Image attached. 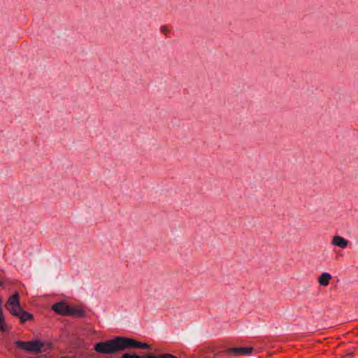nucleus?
Returning a JSON list of instances; mask_svg holds the SVG:
<instances>
[{
    "label": "nucleus",
    "instance_id": "10",
    "mask_svg": "<svg viewBox=\"0 0 358 358\" xmlns=\"http://www.w3.org/2000/svg\"><path fill=\"white\" fill-rule=\"evenodd\" d=\"M331 279V275L329 273H322L318 278V282L322 286H327Z\"/></svg>",
    "mask_w": 358,
    "mask_h": 358
},
{
    "label": "nucleus",
    "instance_id": "15",
    "mask_svg": "<svg viewBox=\"0 0 358 358\" xmlns=\"http://www.w3.org/2000/svg\"><path fill=\"white\" fill-rule=\"evenodd\" d=\"M161 31H162V32H163L164 34H167V32H168V29H167V27H164V26H162V27H161Z\"/></svg>",
    "mask_w": 358,
    "mask_h": 358
},
{
    "label": "nucleus",
    "instance_id": "8",
    "mask_svg": "<svg viewBox=\"0 0 358 358\" xmlns=\"http://www.w3.org/2000/svg\"><path fill=\"white\" fill-rule=\"evenodd\" d=\"M70 309L69 315L78 317H83L85 316V312L78 306H70Z\"/></svg>",
    "mask_w": 358,
    "mask_h": 358
},
{
    "label": "nucleus",
    "instance_id": "7",
    "mask_svg": "<svg viewBox=\"0 0 358 358\" xmlns=\"http://www.w3.org/2000/svg\"><path fill=\"white\" fill-rule=\"evenodd\" d=\"M332 244L341 248H345L348 245V241L342 236H336L332 239Z\"/></svg>",
    "mask_w": 358,
    "mask_h": 358
},
{
    "label": "nucleus",
    "instance_id": "13",
    "mask_svg": "<svg viewBox=\"0 0 358 358\" xmlns=\"http://www.w3.org/2000/svg\"><path fill=\"white\" fill-rule=\"evenodd\" d=\"M162 358H178V357L174 355H172L171 354H163V355H162Z\"/></svg>",
    "mask_w": 358,
    "mask_h": 358
},
{
    "label": "nucleus",
    "instance_id": "3",
    "mask_svg": "<svg viewBox=\"0 0 358 358\" xmlns=\"http://www.w3.org/2000/svg\"><path fill=\"white\" fill-rule=\"evenodd\" d=\"M125 347L126 349L141 348V349H150V345L145 343H141L133 338L125 337Z\"/></svg>",
    "mask_w": 358,
    "mask_h": 358
},
{
    "label": "nucleus",
    "instance_id": "9",
    "mask_svg": "<svg viewBox=\"0 0 358 358\" xmlns=\"http://www.w3.org/2000/svg\"><path fill=\"white\" fill-rule=\"evenodd\" d=\"M16 314L17 315H14V316L19 317L22 323H24L32 318V315L30 313L24 311L22 308H21L20 310H17Z\"/></svg>",
    "mask_w": 358,
    "mask_h": 358
},
{
    "label": "nucleus",
    "instance_id": "12",
    "mask_svg": "<svg viewBox=\"0 0 358 358\" xmlns=\"http://www.w3.org/2000/svg\"><path fill=\"white\" fill-rule=\"evenodd\" d=\"M120 358H145L143 356H138L136 354H131V353H125L122 355V356Z\"/></svg>",
    "mask_w": 358,
    "mask_h": 358
},
{
    "label": "nucleus",
    "instance_id": "14",
    "mask_svg": "<svg viewBox=\"0 0 358 358\" xmlns=\"http://www.w3.org/2000/svg\"><path fill=\"white\" fill-rule=\"evenodd\" d=\"M145 358H162V355L160 356H154V355H147L145 356H143Z\"/></svg>",
    "mask_w": 358,
    "mask_h": 358
},
{
    "label": "nucleus",
    "instance_id": "6",
    "mask_svg": "<svg viewBox=\"0 0 358 358\" xmlns=\"http://www.w3.org/2000/svg\"><path fill=\"white\" fill-rule=\"evenodd\" d=\"M45 346V343L40 341H32L28 342V348L29 352H38Z\"/></svg>",
    "mask_w": 358,
    "mask_h": 358
},
{
    "label": "nucleus",
    "instance_id": "5",
    "mask_svg": "<svg viewBox=\"0 0 358 358\" xmlns=\"http://www.w3.org/2000/svg\"><path fill=\"white\" fill-rule=\"evenodd\" d=\"M252 348H234L227 350L229 355H249L252 352Z\"/></svg>",
    "mask_w": 358,
    "mask_h": 358
},
{
    "label": "nucleus",
    "instance_id": "4",
    "mask_svg": "<svg viewBox=\"0 0 358 358\" xmlns=\"http://www.w3.org/2000/svg\"><path fill=\"white\" fill-rule=\"evenodd\" d=\"M52 310L58 314L63 315H69L70 311V306L64 302L56 303L52 306Z\"/></svg>",
    "mask_w": 358,
    "mask_h": 358
},
{
    "label": "nucleus",
    "instance_id": "11",
    "mask_svg": "<svg viewBox=\"0 0 358 358\" xmlns=\"http://www.w3.org/2000/svg\"><path fill=\"white\" fill-rule=\"evenodd\" d=\"M15 345L24 350L29 351L28 348V342L21 341H16L15 342Z\"/></svg>",
    "mask_w": 358,
    "mask_h": 358
},
{
    "label": "nucleus",
    "instance_id": "1",
    "mask_svg": "<svg viewBox=\"0 0 358 358\" xmlns=\"http://www.w3.org/2000/svg\"><path fill=\"white\" fill-rule=\"evenodd\" d=\"M94 350L101 354H115L124 350L125 337L117 336L112 340L98 343L94 345Z\"/></svg>",
    "mask_w": 358,
    "mask_h": 358
},
{
    "label": "nucleus",
    "instance_id": "16",
    "mask_svg": "<svg viewBox=\"0 0 358 358\" xmlns=\"http://www.w3.org/2000/svg\"><path fill=\"white\" fill-rule=\"evenodd\" d=\"M50 348H51V345L48 344V346H47V349H50Z\"/></svg>",
    "mask_w": 358,
    "mask_h": 358
},
{
    "label": "nucleus",
    "instance_id": "17",
    "mask_svg": "<svg viewBox=\"0 0 358 358\" xmlns=\"http://www.w3.org/2000/svg\"><path fill=\"white\" fill-rule=\"evenodd\" d=\"M62 358H65V357H62Z\"/></svg>",
    "mask_w": 358,
    "mask_h": 358
},
{
    "label": "nucleus",
    "instance_id": "2",
    "mask_svg": "<svg viewBox=\"0 0 358 358\" xmlns=\"http://www.w3.org/2000/svg\"><path fill=\"white\" fill-rule=\"evenodd\" d=\"M6 308L13 315H17V311L22 308L19 303V295L17 293L9 297L6 303Z\"/></svg>",
    "mask_w": 358,
    "mask_h": 358
}]
</instances>
